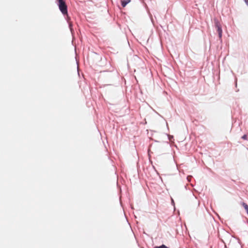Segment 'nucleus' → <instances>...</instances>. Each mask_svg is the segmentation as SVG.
I'll use <instances>...</instances> for the list:
<instances>
[{"label":"nucleus","mask_w":248,"mask_h":248,"mask_svg":"<svg viewBox=\"0 0 248 248\" xmlns=\"http://www.w3.org/2000/svg\"><path fill=\"white\" fill-rule=\"evenodd\" d=\"M58 5L60 10L64 15H67V7L63 0H58Z\"/></svg>","instance_id":"1"},{"label":"nucleus","mask_w":248,"mask_h":248,"mask_svg":"<svg viewBox=\"0 0 248 248\" xmlns=\"http://www.w3.org/2000/svg\"><path fill=\"white\" fill-rule=\"evenodd\" d=\"M215 26L217 30V31L218 33L219 37L220 38H221L222 37V33L221 26L220 23L218 21L216 22Z\"/></svg>","instance_id":"2"},{"label":"nucleus","mask_w":248,"mask_h":248,"mask_svg":"<svg viewBox=\"0 0 248 248\" xmlns=\"http://www.w3.org/2000/svg\"><path fill=\"white\" fill-rule=\"evenodd\" d=\"M130 1H131V0H122L121 2H122V6L123 7H124L127 5V4L129 3Z\"/></svg>","instance_id":"3"},{"label":"nucleus","mask_w":248,"mask_h":248,"mask_svg":"<svg viewBox=\"0 0 248 248\" xmlns=\"http://www.w3.org/2000/svg\"><path fill=\"white\" fill-rule=\"evenodd\" d=\"M154 248H169L164 245H162L160 246H156Z\"/></svg>","instance_id":"4"},{"label":"nucleus","mask_w":248,"mask_h":248,"mask_svg":"<svg viewBox=\"0 0 248 248\" xmlns=\"http://www.w3.org/2000/svg\"><path fill=\"white\" fill-rule=\"evenodd\" d=\"M242 138L244 140H247V135H244L242 137Z\"/></svg>","instance_id":"5"},{"label":"nucleus","mask_w":248,"mask_h":248,"mask_svg":"<svg viewBox=\"0 0 248 248\" xmlns=\"http://www.w3.org/2000/svg\"><path fill=\"white\" fill-rule=\"evenodd\" d=\"M245 2L247 3V5H248V0H244Z\"/></svg>","instance_id":"6"}]
</instances>
